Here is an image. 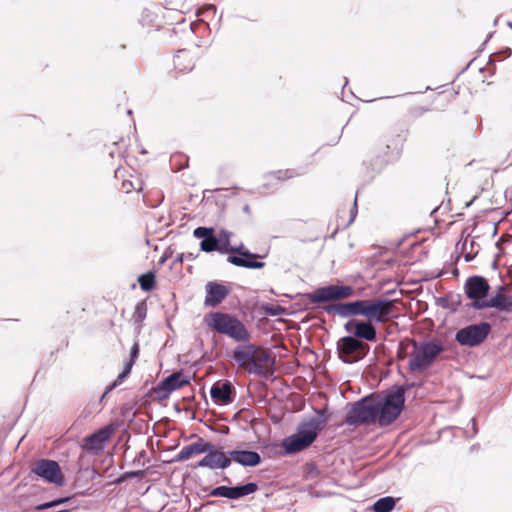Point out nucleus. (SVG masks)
<instances>
[{
	"label": "nucleus",
	"mask_w": 512,
	"mask_h": 512,
	"mask_svg": "<svg viewBox=\"0 0 512 512\" xmlns=\"http://www.w3.org/2000/svg\"><path fill=\"white\" fill-rule=\"evenodd\" d=\"M395 305L389 300H357L349 303L331 304L324 307L328 314L336 313L341 317L365 316L369 321L386 323L393 317Z\"/></svg>",
	"instance_id": "obj_1"
},
{
	"label": "nucleus",
	"mask_w": 512,
	"mask_h": 512,
	"mask_svg": "<svg viewBox=\"0 0 512 512\" xmlns=\"http://www.w3.org/2000/svg\"><path fill=\"white\" fill-rule=\"evenodd\" d=\"M232 357L238 367L249 374L268 377L273 373L274 358L268 350L260 346L254 344L237 346Z\"/></svg>",
	"instance_id": "obj_2"
},
{
	"label": "nucleus",
	"mask_w": 512,
	"mask_h": 512,
	"mask_svg": "<svg viewBox=\"0 0 512 512\" xmlns=\"http://www.w3.org/2000/svg\"><path fill=\"white\" fill-rule=\"evenodd\" d=\"M204 324L213 332L226 335L237 342H249L251 334L235 315L214 311L206 314L203 319Z\"/></svg>",
	"instance_id": "obj_3"
},
{
	"label": "nucleus",
	"mask_w": 512,
	"mask_h": 512,
	"mask_svg": "<svg viewBox=\"0 0 512 512\" xmlns=\"http://www.w3.org/2000/svg\"><path fill=\"white\" fill-rule=\"evenodd\" d=\"M408 345H411L408 369L414 373H421L429 369L444 351L443 345L438 340L417 342L408 339Z\"/></svg>",
	"instance_id": "obj_4"
},
{
	"label": "nucleus",
	"mask_w": 512,
	"mask_h": 512,
	"mask_svg": "<svg viewBox=\"0 0 512 512\" xmlns=\"http://www.w3.org/2000/svg\"><path fill=\"white\" fill-rule=\"evenodd\" d=\"M322 428L323 423L318 418L303 423L295 434L283 441L285 451L292 454L306 449L315 441Z\"/></svg>",
	"instance_id": "obj_5"
},
{
	"label": "nucleus",
	"mask_w": 512,
	"mask_h": 512,
	"mask_svg": "<svg viewBox=\"0 0 512 512\" xmlns=\"http://www.w3.org/2000/svg\"><path fill=\"white\" fill-rule=\"evenodd\" d=\"M230 233L227 231H221L219 233L218 241L220 245H224L229 249L225 254H229L227 261L237 267H243L248 269H261L265 266V263L258 261L263 256L251 253L243 244L239 246H232L230 244Z\"/></svg>",
	"instance_id": "obj_6"
},
{
	"label": "nucleus",
	"mask_w": 512,
	"mask_h": 512,
	"mask_svg": "<svg viewBox=\"0 0 512 512\" xmlns=\"http://www.w3.org/2000/svg\"><path fill=\"white\" fill-rule=\"evenodd\" d=\"M406 388L401 386L384 400L376 399L377 422L381 426L391 424L400 415L405 402Z\"/></svg>",
	"instance_id": "obj_7"
},
{
	"label": "nucleus",
	"mask_w": 512,
	"mask_h": 512,
	"mask_svg": "<svg viewBox=\"0 0 512 512\" xmlns=\"http://www.w3.org/2000/svg\"><path fill=\"white\" fill-rule=\"evenodd\" d=\"M345 422L348 425H362L377 422L376 399L364 398L348 411Z\"/></svg>",
	"instance_id": "obj_8"
},
{
	"label": "nucleus",
	"mask_w": 512,
	"mask_h": 512,
	"mask_svg": "<svg viewBox=\"0 0 512 512\" xmlns=\"http://www.w3.org/2000/svg\"><path fill=\"white\" fill-rule=\"evenodd\" d=\"M355 295V289L350 285H328L315 289L306 295L312 304L340 301Z\"/></svg>",
	"instance_id": "obj_9"
},
{
	"label": "nucleus",
	"mask_w": 512,
	"mask_h": 512,
	"mask_svg": "<svg viewBox=\"0 0 512 512\" xmlns=\"http://www.w3.org/2000/svg\"><path fill=\"white\" fill-rule=\"evenodd\" d=\"M339 358L345 363L363 359L369 352V345L354 336H345L337 342Z\"/></svg>",
	"instance_id": "obj_10"
},
{
	"label": "nucleus",
	"mask_w": 512,
	"mask_h": 512,
	"mask_svg": "<svg viewBox=\"0 0 512 512\" xmlns=\"http://www.w3.org/2000/svg\"><path fill=\"white\" fill-rule=\"evenodd\" d=\"M491 332V326L487 322L471 324L456 332L455 340L462 346L475 347L485 341Z\"/></svg>",
	"instance_id": "obj_11"
},
{
	"label": "nucleus",
	"mask_w": 512,
	"mask_h": 512,
	"mask_svg": "<svg viewBox=\"0 0 512 512\" xmlns=\"http://www.w3.org/2000/svg\"><path fill=\"white\" fill-rule=\"evenodd\" d=\"M31 472L48 483L62 485L64 476L59 464L54 460L41 459L34 463Z\"/></svg>",
	"instance_id": "obj_12"
},
{
	"label": "nucleus",
	"mask_w": 512,
	"mask_h": 512,
	"mask_svg": "<svg viewBox=\"0 0 512 512\" xmlns=\"http://www.w3.org/2000/svg\"><path fill=\"white\" fill-rule=\"evenodd\" d=\"M190 383L182 371H177L160 381L154 388L153 392L159 400L167 399L170 394Z\"/></svg>",
	"instance_id": "obj_13"
},
{
	"label": "nucleus",
	"mask_w": 512,
	"mask_h": 512,
	"mask_svg": "<svg viewBox=\"0 0 512 512\" xmlns=\"http://www.w3.org/2000/svg\"><path fill=\"white\" fill-rule=\"evenodd\" d=\"M472 307L478 310L495 308L498 311L509 312L512 310V296L504 292V287H500L495 295L486 297L483 301L473 302Z\"/></svg>",
	"instance_id": "obj_14"
},
{
	"label": "nucleus",
	"mask_w": 512,
	"mask_h": 512,
	"mask_svg": "<svg viewBox=\"0 0 512 512\" xmlns=\"http://www.w3.org/2000/svg\"><path fill=\"white\" fill-rule=\"evenodd\" d=\"M114 429L110 426H105L93 434L83 439L82 448L91 453L98 454L103 450L105 443L110 439Z\"/></svg>",
	"instance_id": "obj_15"
},
{
	"label": "nucleus",
	"mask_w": 512,
	"mask_h": 512,
	"mask_svg": "<svg viewBox=\"0 0 512 512\" xmlns=\"http://www.w3.org/2000/svg\"><path fill=\"white\" fill-rule=\"evenodd\" d=\"M230 288L217 281H209L205 285L204 305L215 308L219 306L229 295Z\"/></svg>",
	"instance_id": "obj_16"
},
{
	"label": "nucleus",
	"mask_w": 512,
	"mask_h": 512,
	"mask_svg": "<svg viewBox=\"0 0 512 512\" xmlns=\"http://www.w3.org/2000/svg\"><path fill=\"white\" fill-rule=\"evenodd\" d=\"M206 455L195 465V468L206 467L212 470L225 469L231 465L229 455L222 451L216 450L214 445L210 443L209 451L205 452Z\"/></svg>",
	"instance_id": "obj_17"
},
{
	"label": "nucleus",
	"mask_w": 512,
	"mask_h": 512,
	"mask_svg": "<svg viewBox=\"0 0 512 512\" xmlns=\"http://www.w3.org/2000/svg\"><path fill=\"white\" fill-rule=\"evenodd\" d=\"M465 294L473 302L483 301L488 296L490 285L488 281L481 276L469 277L465 282Z\"/></svg>",
	"instance_id": "obj_18"
},
{
	"label": "nucleus",
	"mask_w": 512,
	"mask_h": 512,
	"mask_svg": "<svg viewBox=\"0 0 512 512\" xmlns=\"http://www.w3.org/2000/svg\"><path fill=\"white\" fill-rule=\"evenodd\" d=\"M257 489L258 486L255 483H247L245 485L236 487L218 486L211 491L210 495L215 497L238 499L240 497L254 493Z\"/></svg>",
	"instance_id": "obj_19"
},
{
	"label": "nucleus",
	"mask_w": 512,
	"mask_h": 512,
	"mask_svg": "<svg viewBox=\"0 0 512 512\" xmlns=\"http://www.w3.org/2000/svg\"><path fill=\"white\" fill-rule=\"evenodd\" d=\"M345 330L352 333L359 340L364 339L373 342L377 338L376 329L369 320L368 322L349 321L345 324Z\"/></svg>",
	"instance_id": "obj_20"
},
{
	"label": "nucleus",
	"mask_w": 512,
	"mask_h": 512,
	"mask_svg": "<svg viewBox=\"0 0 512 512\" xmlns=\"http://www.w3.org/2000/svg\"><path fill=\"white\" fill-rule=\"evenodd\" d=\"M210 449V442L199 438L196 442L184 446L176 456L177 461H186L194 456L204 454Z\"/></svg>",
	"instance_id": "obj_21"
},
{
	"label": "nucleus",
	"mask_w": 512,
	"mask_h": 512,
	"mask_svg": "<svg viewBox=\"0 0 512 512\" xmlns=\"http://www.w3.org/2000/svg\"><path fill=\"white\" fill-rule=\"evenodd\" d=\"M232 390L233 387L229 381L215 383L210 390L211 398L217 404H229L233 401Z\"/></svg>",
	"instance_id": "obj_22"
},
{
	"label": "nucleus",
	"mask_w": 512,
	"mask_h": 512,
	"mask_svg": "<svg viewBox=\"0 0 512 512\" xmlns=\"http://www.w3.org/2000/svg\"><path fill=\"white\" fill-rule=\"evenodd\" d=\"M231 461H235L243 466H256L261 462L260 455L255 451L233 450L228 452Z\"/></svg>",
	"instance_id": "obj_23"
},
{
	"label": "nucleus",
	"mask_w": 512,
	"mask_h": 512,
	"mask_svg": "<svg viewBox=\"0 0 512 512\" xmlns=\"http://www.w3.org/2000/svg\"><path fill=\"white\" fill-rule=\"evenodd\" d=\"M299 175L300 174L295 169H279L270 172L265 176V182L263 186L266 188H270L279 182L288 181L290 179L298 177Z\"/></svg>",
	"instance_id": "obj_24"
},
{
	"label": "nucleus",
	"mask_w": 512,
	"mask_h": 512,
	"mask_svg": "<svg viewBox=\"0 0 512 512\" xmlns=\"http://www.w3.org/2000/svg\"><path fill=\"white\" fill-rule=\"evenodd\" d=\"M173 65L176 70L185 73L191 71L195 63L192 55L188 51L182 50L173 57Z\"/></svg>",
	"instance_id": "obj_25"
},
{
	"label": "nucleus",
	"mask_w": 512,
	"mask_h": 512,
	"mask_svg": "<svg viewBox=\"0 0 512 512\" xmlns=\"http://www.w3.org/2000/svg\"><path fill=\"white\" fill-rule=\"evenodd\" d=\"M144 187V182L140 175L130 174L128 178L122 181L121 189L125 193L132 191L141 192Z\"/></svg>",
	"instance_id": "obj_26"
},
{
	"label": "nucleus",
	"mask_w": 512,
	"mask_h": 512,
	"mask_svg": "<svg viewBox=\"0 0 512 512\" xmlns=\"http://www.w3.org/2000/svg\"><path fill=\"white\" fill-rule=\"evenodd\" d=\"M200 248L204 252H213L218 251L220 253H226L229 251L226 246L220 245V241H218V238L214 236V233L206 237V239H203L200 243Z\"/></svg>",
	"instance_id": "obj_27"
},
{
	"label": "nucleus",
	"mask_w": 512,
	"mask_h": 512,
	"mask_svg": "<svg viewBox=\"0 0 512 512\" xmlns=\"http://www.w3.org/2000/svg\"><path fill=\"white\" fill-rule=\"evenodd\" d=\"M395 499L393 497L387 496L380 498L373 505L374 512H391L395 507Z\"/></svg>",
	"instance_id": "obj_28"
},
{
	"label": "nucleus",
	"mask_w": 512,
	"mask_h": 512,
	"mask_svg": "<svg viewBox=\"0 0 512 512\" xmlns=\"http://www.w3.org/2000/svg\"><path fill=\"white\" fill-rule=\"evenodd\" d=\"M138 283L143 291H151L156 285L155 273L150 271L138 277Z\"/></svg>",
	"instance_id": "obj_29"
},
{
	"label": "nucleus",
	"mask_w": 512,
	"mask_h": 512,
	"mask_svg": "<svg viewBox=\"0 0 512 512\" xmlns=\"http://www.w3.org/2000/svg\"><path fill=\"white\" fill-rule=\"evenodd\" d=\"M403 150V145H394L393 148H391L390 145H386V151L383 153L386 157V161L389 162L391 160H397L400 158Z\"/></svg>",
	"instance_id": "obj_30"
},
{
	"label": "nucleus",
	"mask_w": 512,
	"mask_h": 512,
	"mask_svg": "<svg viewBox=\"0 0 512 512\" xmlns=\"http://www.w3.org/2000/svg\"><path fill=\"white\" fill-rule=\"evenodd\" d=\"M133 365H134L133 360H128L125 363L123 371L118 375L117 379L112 383L111 388H115L117 385H119L123 382V380L130 374Z\"/></svg>",
	"instance_id": "obj_31"
},
{
	"label": "nucleus",
	"mask_w": 512,
	"mask_h": 512,
	"mask_svg": "<svg viewBox=\"0 0 512 512\" xmlns=\"http://www.w3.org/2000/svg\"><path fill=\"white\" fill-rule=\"evenodd\" d=\"M147 314V305L145 302H140L136 305L133 317L136 322L141 323Z\"/></svg>",
	"instance_id": "obj_32"
},
{
	"label": "nucleus",
	"mask_w": 512,
	"mask_h": 512,
	"mask_svg": "<svg viewBox=\"0 0 512 512\" xmlns=\"http://www.w3.org/2000/svg\"><path fill=\"white\" fill-rule=\"evenodd\" d=\"M409 349L411 350V345H408V340L401 341L400 345H399V350L397 353V358L399 360H403L406 357H409V352H410V351H408Z\"/></svg>",
	"instance_id": "obj_33"
},
{
	"label": "nucleus",
	"mask_w": 512,
	"mask_h": 512,
	"mask_svg": "<svg viewBox=\"0 0 512 512\" xmlns=\"http://www.w3.org/2000/svg\"><path fill=\"white\" fill-rule=\"evenodd\" d=\"M213 233H214V229H213V228L197 227V228L194 230L193 235H194L196 238H203V239H206V237L211 236Z\"/></svg>",
	"instance_id": "obj_34"
},
{
	"label": "nucleus",
	"mask_w": 512,
	"mask_h": 512,
	"mask_svg": "<svg viewBox=\"0 0 512 512\" xmlns=\"http://www.w3.org/2000/svg\"><path fill=\"white\" fill-rule=\"evenodd\" d=\"M65 501H67V498L57 499V500H54V501H51V502H47V503L41 504V505H39L37 507V509L38 510H45V509L57 506V505H59L61 503H64Z\"/></svg>",
	"instance_id": "obj_35"
},
{
	"label": "nucleus",
	"mask_w": 512,
	"mask_h": 512,
	"mask_svg": "<svg viewBox=\"0 0 512 512\" xmlns=\"http://www.w3.org/2000/svg\"><path fill=\"white\" fill-rule=\"evenodd\" d=\"M138 355H139V345H138V343H134V345L131 348V355H130L129 360H133V362L135 363V360L137 359Z\"/></svg>",
	"instance_id": "obj_36"
},
{
	"label": "nucleus",
	"mask_w": 512,
	"mask_h": 512,
	"mask_svg": "<svg viewBox=\"0 0 512 512\" xmlns=\"http://www.w3.org/2000/svg\"><path fill=\"white\" fill-rule=\"evenodd\" d=\"M209 9H213V10H215V7H214L213 5H210V6H209Z\"/></svg>",
	"instance_id": "obj_37"
},
{
	"label": "nucleus",
	"mask_w": 512,
	"mask_h": 512,
	"mask_svg": "<svg viewBox=\"0 0 512 512\" xmlns=\"http://www.w3.org/2000/svg\"><path fill=\"white\" fill-rule=\"evenodd\" d=\"M113 388H111V386L108 388V390H106V393H109L110 390H112Z\"/></svg>",
	"instance_id": "obj_38"
},
{
	"label": "nucleus",
	"mask_w": 512,
	"mask_h": 512,
	"mask_svg": "<svg viewBox=\"0 0 512 512\" xmlns=\"http://www.w3.org/2000/svg\"><path fill=\"white\" fill-rule=\"evenodd\" d=\"M466 260L469 261L471 258L468 257L467 255L465 256Z\"/></svg>",
	"instance_id": "obj_39"
}]
</instances>
